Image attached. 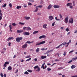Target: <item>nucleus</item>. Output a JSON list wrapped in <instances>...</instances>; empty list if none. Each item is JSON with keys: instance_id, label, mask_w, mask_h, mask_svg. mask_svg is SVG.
Masks as SVG:
<instances>
[{"instance_id": "obj_1", "label": "nucleus", "mask_w": 77, "mask_h": 77, "mask_svg": "<svg viewBox=\"0 0 77 77\" xmlns=\"http://www.w3.org/2000/svg\"><path fill=\"white\" fill-rule=\"evenodd\" d=\"M34 69H37L36 70V71L37 72H39V71L41 70V69H40V67H39V66H38L37 65L36 66H35L34 67Z\"/></svg>"}, {"instance_id": "obj_2", "label": "nucleus", "mask_w": 77, "mask_h": 77, "mask_svg": "<svg viewBox=\"0 0 77 77\" xmlns=\"http://www.w3.org/2000/svg\"><path fill=\"white\" fill-rule=\"evenodd\" d=\"M23 39V37H17L16 38V41L17 42H20L21 40Z\"/></svg>"}, {"instance_id": "obj_3", "label": "nucleus", "mask_w": 77, "mask_h": 77, "mask_svg": "<svg viewBox=\"0 0 77 77\" xmlns=\"http://www.w3.org/2000/svg\"><path fill=\"white\" fill-rule=\"evenodd\" d=\"M45 41H44L40 43H37L35 45L36 46H37V45H41V44H45Z\"/></svg>"}, {"instance_id": "obj_4", "label": "nucleus", "mask_w": 77, "mask_h": 77, "mask_svg": "<svg viewBox=\"0 0 77 77\" xmlns=\"http://www.w3.org/2000/svg\"><path fill=\"white\" fill-rule=\"evenodd\" d=\"M23 34L24 36H28L30 35V33L29 32H25L23 33Z\"/></svg>"}, {"instance_id": "obj_5", "label": "nucleus", "mask_w": 77, "mask_h": 77, "mask_svg": "<svg viewBox=\"0 0 77 77\" xmlns=\"http://www.w3.org/2000/svg\"><path fill=\"white\" fill-rule=\"evenodd\" d=\"M68 19H69V17H66L65 19L64 23L66 24V23H68Z\"/></svg>"}, {"instance_id": "obj_6", "label": "nucleus", "mask_w": 77, "mask_h": 77, "mask_svg": "<svg viewBox=\"0 0 77 77\" xmlns=\"http://www.w3.org/2000/svg\"><path fill=\"white\" fill-rule=\"evenodd\" d=\"M69 23L72 24V23H74V20H73V19H72V18L70 19L69 20Z\"/></svg>"}, {"instance_id": "obj_7", "label": "nucleus", "mask_w": 77, "mask_h": 77, "mask_svg": "<svg viewBox=\"0 0 77 77\" xmlns=\"http://www.w3.org/2000/svg\"><path fill=\"white\" fill-rule=\"evenodd\" d=\"M49 21H52V20L54 19V17L52 16H49Z\"/></svg>"}, {"instance_id": "obj_8", "label": "nucleus", "mask_w": 77, "mask_h": 77, "mask_svg": "<svg viewBox=\"0 0 77 77\" xmlns=\"http://www.w3.org/2000/svg\"><path fill=\"white\" fill-rule=\"evenodd\" d=\"M27 47V44L26 43L22 46V48H26V47Z\"/></svg>"}, {"instance_id": "obj_9", "label": "nucleus", "mask_w": 77, "mask_h": 77, "mask_svg": "<svg viewBox=\"0 0 77 77\" xmlns=\"http://www.w3.org/2000/svg\"><path fill=\"white\" fill-rule=\"evenodd\" d=\"M46 38V36L45 35H42L40 36L39 38V39H42V38H43L45 39Z\"/></svg>"}, {"instance_id": "obj_10", "label": "nucleus", "mask_w": 77, "mask_h": 77, "mask_svg": "<svg viewBox=\"0 0 77 77\" xmlns=\"http://www.w3.org/2000/svg\"><path fill=\"white\" fill-rule=\"evenodd\" d=\"M11 39H14L13 37H9L7 40V41H9L10 40H11Z\"/></svg>"}, {"instance_id": "obj_11", "label": "nucleus", "mask_w": 77, "mask_h": 77, "mask_svg": "<svg viewBox=\"0 0 77 77\" xmlns=\"http://www.w3.org/2000/svg\"><path fill=\"white\" fill-rule=\"evenodd\" d=\"M52 8V5H51L50 4L48 7V9L49 10L50 9Z\"/></svg>"}, {"instance_id": "obj_12", "label": "nucleus", "mask_w": 77, "mask_h": 77, "mask_svg": "<svg viewBox=\"0 0 77 77\" xmlns=\"http://www.w3.org/2000/svg\"><path fill=\"white\" fill-rule=\"evenodd\" d=\"M17 32L18 33H22V32H23V30H17Z\"/></svg>"}, {"instance_id": "obj_13", "label": "nucleus", "mask_w": 77, "mask_h": 77, "mask_svg": "<svg viewBox=\"0 0 77 77\" xmlns=\"http://www.w3.org/2000/svg\"><path fill=\"white\" fill-rule=\"evenodd\" d=\"M24 18H25V19H26V20H29V19L30 18V17H27V16L25 17Z\"/></svg>"}, {"instance_id": "obj_14", "label": "nucleus", "mask_w": 77, "mask_h": 77, "mask_svg": "<svg viewBox=\"0 0 77 77\" xmlns=\"http://www.w3.org/2000/svg\"><path fill=\"white\" fill-rule=\"evenodd\" d=\"M47 57V56H42L41 57V58L42 59H45Z\"/></svg>"}, {"instance_id": "obj_15", "label": "nucleus", "mask_w": 77, "mask_h": 77, "mask_svg": "<svg viewBox=\"0 0 77 77\" xmlns=\"http://www.w3.org/2000/svg\"><path fill=\"white\" fill-rule=\"evenodd\" d=\"M76 67V66L75 65H72L71 66V69H74Z\"/></svg>"}, {"instance_id": "obj_16", "label": "nucleus", "mask_w": 77, "mask_h": 77, "mask_svg": "<svg viewBox=\"0 0 77 77\" xmlns=\"http://www.w3.org/2000/svg\"><path fill=\"white\" fill-rule=\"evenodd\" d=\"M54 8H59V6L57 5H54Z\"/></svg>"}, {"instance_id": "obj_17", "label": "nucleus", "mask_w": 77, "mask_h": 77, "mask_svg": "<svg viewBox=\"0 0 77 77\" xmlns=\"http://www.w3.org/2000/svg\"><path fill=\"white\" fill-rule=\"evenodd\" d=\"M45 64V63H44L42 66L41 68H43L44 69H45V68H44V65Z\"/></svg>"}, {"instance_id": "obj_18", "label": "nucleus", "mask_w": 77, "mask_h": 77, "mask_svg": "<svg viewBox=\"0 0 77 77\" xmlns=\"http://www.w3.org/2000/svg\"><path fill=\"white\" fill-rule=\"evenodd\" d=\"M8 70H10V71L12 70V67H11V66H9L8 68Z\"/></svg>"}, {"instance_id": "obj_19", "label": "nucleus", "mask_w": 77, "mask_h": 77, "mask_svg": "<svg viewBox=\"0 0 77 77\" xmlns=\"http://www.w3.org/2000/svg\"><path fill=\"white\" fill-rule=\"evenodd\" d=\"M71 5H72V3H68L66 4V6H70Z\"/></svg>"}, {"instance_id": "obj_20", "label": "nucleus", "mask_w": 77, "mask_h": 77, "mask_svg": "<svg viewBox=\"0 0 77 77\" xmlns=\"http://www.w3.org/2000/svg\"><path fill=\"white\" fill-rule=\"evenodd\" d=\"M26 30L29 31V30H31V28L29 27H26Z\"/></svg>"}, {"instance_id": "obj_21", "label": "nucleus", "mask_w": 77, "mask_h": 77, "mask_svg": "<svg viewBox=\"0 0 77 77\" xmlns=\"http://www.w3.org/2000/svg\"><path fill=\"white\" fill-rule=\"evenodd\" d=\"M43 26L44 29H46L47 28V24H44Z\"/></svg>"}, {"instance_id": "obj_22", "label": "nucleus", "mask_w": 77, "mask_h": 77, "mask_svg": "<svg viewBox=\"0 0 77 77\" xmlns=\"http://www.w3.org/2000/svg\"><path fill=\"white\" fill-rule=\"evenodd\" d=\"M33 41H32L31 42H30V41H27L26 43H27V44H32V43H33Z\"/></svg>"}, {"instance_id": "obj_23", "label": "nucleus", "mask_w": 77, "mask_h": 77, "mask_svg": "<svg viewBox=\"0 0 77 77\" xmlns=\"http://www.w3.org/2000/svg\"><path fill=\"white\" fill-rule=\"evenodd\" d=\"M35 8H42V5H38L37 6H36Z\"/></svg>"}, {"instance_id": "obj_24", "label": "nucleus", "mask_w": 77, "mask_h": 77, "mask_svg": "<svg viewBox=\"0 0 77 77\" xmlns=\"http://www.w3.org/2000/svg\"><path fill=\"white\" fill-rule=\"evenodd\" d=\"M38 33V31H35L33 32V35H35V34H36V33Z\"/></svg>"}, {"instance_id": "obj_25", "label": "nucleus", "mask_w": 77, "mask_h": 77, "mask_svg": "<svg viewBox=\"0 0 77 77\" xmlns=\"http://www.w3.org/2000/svg\"><path fill=\"white\" fill-rule=\"evenodd\" d=\"M53 50L48 51L46 53H47V54H48V53H50V52H51V51L52 52H53Z\"/></svg>"}, {"instance_id": "obj_26", "label": "nucleus", "mask_w": 77, "mask_h": 77, "mask_svg": "<svg viewBox=\"0 0 77 77\" xmlns=\"http://www.w3.org/2000/svg\"><path fill=\"white\" fill-rule=\"evenodd\" d=\"M25 23H21V22H20L19 23V24H20V25H21L22 26H23L24 24Z\"/></svg>"}, {"instance_id": "obj_27", "label": "nucleus", "mask_w": 77, "mask_h": 77, "mask_svg": "<svg viewBox=\"0 0 77 77\" xmlns=\"http://www.w3.org/2000/svg\"><path fill=\"white\" fill-rule=\"evenodd\" d=\"M21 8V6H17V9H20Z\"/></svg>"}, {"instance_id": "obj_28", "label": "nucleus", "mask_w": 77, "mask_h": 77, "mask_svg": "<svg viewBox=\"0 0 77 77\" xmlns=\"http://www.w3.org/2000/svg\"><path fill=\"white\" fill-rule=\"evenodd\" d=\"M39 48H37L36 49V52H37V53H39Z\"/></svg>"}, {"instance_id": "obj_29", "label": "nucleus", "mask_w": 77, "mask_h": 77, "mask_svg": "<svg viewBox=\"0 0 77 77\" xmlns=\"http://www.w3.org/2000/svg\"><path fill=\"white\" fill-rule=\"evenodd\" d=\"M66 44H67V43L66 42H64V43H63L62 44H60L61 45H66Z\"/></svg>"}, {"instance_id": "obj_30", "label": "nucleus", "mask_w": 77, "mask_h": 77, "mask_svg": "<svg viewBox=\"0 0 77 77\" xmlns=\"http://www.w3.org/2000/svg\"><path fill=\"white\" fill-rule=\"evenodd\" d=\"M27 71L29 72H33V71L31 70L30 69H28L27 70Z\"/></svg>"}, {"instance_id": "obj_31", "label": "nucleus", "mask_w": 77, "mask_h": 77, "mask_svg": "<svg viewBox=\"0 0 77 77\" xmlns=\"http://www.w3.org/2000/svg\"><path fill=\"white\" fill-rule=\"evenodd\" d=\"M62 45H59L56 48V49H57V48H59V47H60V46H62Z\"/></svg>"}, {"instance_id": "obj_32", "label": "nucleus", "mask_w": 77, "mask_h": 77, "mask_svg": "<svg viewBox=\"0 0 77 77\" xmlns=\"http://www.w3.org/2000/svg\"><path fill=\"white\" fill-rule=\"evenodd\" d=\"M47 50V48H42L41 49V50H42V51H44V50Z\"/></svg>"}, {"instance_id": "obj_33", "label": "nucleus", "mask_w": 77, "mask_h": 77, "mask_svg": "<svg viewBox=\"0 0 77 77\" xmlns=\"http://www.w3.org/2000/svg\"><path fill=\"white\" fill-rule=\"evenodd\" d=\"M31 59V58H29L28 59H27L26 60V62H27L28 61H29V60H30Z\"/></svg>"}, {"instance_id": "obj_34", "label": "nucleus", "mask_w": 77, "mask_h": 77, "mask_svg": "<svg viewBox=\"0 0 77 77\" xmlns=\"http://www.w3.org/2000/svg\"><path fill=\"white\" fill-rule=\"evenodd\" d=\"M27 27H23V30H27Z\"/></svg>"}, {"instance_id": "obj_35", "label": "nucleus", "mask_w": 77, "mask_h": 77, "mask_svg": "<svg viewBox=\"0 0 77 77\" xmlns=\"http://www.w3.org/2000/svg\"><path fill=\"white\" fill-rule=\"evenodd\" d=\"M12 25H13V26H16V25H17V24H16L15 23H12Z\"/></svg>"}, {"instance_id": "obj_36", "label": "nucleus", "mask_w": 77, "mask_h": 77, "mask_svg": "<svg viewBox=\"0 0 77 77\" xmlns=\"http://www.w3.org/2000/svg\"><path fill=\"white\" fill-rule=\"evenodd\" d=\"M24 74H27V75H28V74H29V72H27V71H26V72H25L24 73Z\"/></svg>"}, {"instance_id": "obj_37", "label": "nucleus", "mask_w": 77, "mask_h": 77, "mask_svg": "<svg viewBox=\"0 0 77 77\" xmlns=\"http://www.w3.org/2000/svg\"><path fill=\"white\" fill-rule=\"evenodd\" d=\"M12 25L11 24L9 25V27L10 28V29H12Z\"/></svg>"}, {"instance_id": "obj_38", "label": "nucleus", "mask_w": 77, "mask_h": 77, "mask_svg": "<svg viewBox=\"0 0 77 77\" xmlns=\"http://www.w3.org/2000/svg\"><path fill=\"white\" fill-rule=\"evenodd\" d=\"M47 70L48 71H51V69L50 68H48L47 69Z\"/></svg>"}, {"instance_id": "obj_39", "label": "nucleus", "mask_w": 77, "mask_h": 77, "mask_svg": "<svg viewBox=\"0 0 77 77\" xmlns=\"http://www.w3.org/2000/svg\"><path fill=\"white\" fill-rule=\"evenodd\" d=\"M77 59V57H76L75 58H72V60H76Z\"/></svg>"}, {"instance_id": "obj_40", "label": "nucleus", "mask_w": 77, "mask_h": 77, "mask_svg": "<svg viewBox=\"0 0 77 77\" xmlns=\"http://www.w3.org/2000/svg\"><path fill=\"white\" fill-rule=\"evenodd\" d=\"M6 7V4H5L4 5H2L3 8H5Z\"/></svg>"}, {"instance_id": "obj_41", "label": "nucleus", "mask_w": 77, "mask_h": 77, "mask_svg": "<svg viewBox=\"0 0 77 77\" xmlns=\"http://www.w3.org/2000/svg\"><path fill=\"white\" fill-rule=\"evenodd\" d=\"M59 16H60V18L61 19V18H62V15H61V14H59Z\"/></svg>"}, {"instance_id": "obj_42", "label": "nucleus", "mask_w": 77, "mask_h": 77, "mask_svg": "<svg viewBox=\"0 0 77 77\" xmlns=\"http://www.w3.org/2000/svg\"><path fill=\"white\" fill-rule=\"evenodd\" d=\"M31 57V56H30V55H29V56H27L25 57V58L26 59H27V58H29V57Z\"/></svg>"}, {"instance_id": "obj_43", "label": "nucleus", "mask_w": 77, "mask_h": 77, "mask_svg": "<svg viewBox=\"0 0 77 77\" xmlns=\"http://www.w3.org/2000/svg\"><path fill=\"white\" fill-rule=\"evenodd\" d=\"M28 5L29 6H32V4L30 2H29L28 3Z\"/></svg>"}, {"instance_id": "obj_44", "label": "nucleus", "mask_w": 77, "mask_h": 77, "mask_svg": "<svg viewBox=\"0 0 77 77\" xmlns=\"http://www.w3.org/2000/svg\"><path fill=\"white\" fill-rule=\"evenodd\" d=\"M72 60H71L70 61L68 62H67V63H71V62H72Z\"/></svg>"}, {"instance_id": "obj_45", "label": "nucleus", "mask_w": 77, "mask_h": 77, "mask_svg": "<svg viewBox=\"0 0 77 77\" xmlns=\"http://www.w3.org/2000/svg\"><path fill=\"white\" fill-rule=\"evenodd\" d=\"M38 11V8H36L35 11H34V12H36Z\"/></svg>"}, {"instance_id": "obj_46", "label": "nucleus", "mask_w": 77, "mask_h": 77, "mask_svg": "<svg viewBox=\"0 0 77 77\" xmlns=\"http://www.w3.org/2000/svg\"><path fill=\"white\" fill-rule=\"evenodd\" d=\"M0 75L1 77H3L4 76V75H3V73H2V72L1 73Z\"/></svg>"}, {"instance_id": "obj_47", "label": "nucleus", "mask_w": 77, "mask_h": 77, "mask_svg": "<svg viewBox=\"0 0 77 77\" xmlns=\"http://www.w3.org/2000/svg\"><path fill=\"white\" fill-rule=\"evenodd\" d=\"M5 64L6 65H8L9 63L8 61H7L5 63Z\"/></svg>"}, {"instance_id": "obj_48", "label": "nucleus", "mask_w": 77, "mask_h": 77, "mask_svg": "<svg viewBox=\"0 0 77 77\" xmlns=\"http://www.w3.org/2000/svg\"><path fill=\"white\" fill-rule=\"evenodd\" d=\"M55 20L56 21H59V19H57V17H55Z\"/></svg>"}, {"instance_id": "obj_49", "label": "nucleus", "mask_w": 77, "mask_h": 77, "mask_svg": "<svg viewBox=\"0 0 77 77\" xmlns=\"http://www.w3.org/2000/svg\"><path fill=\"white\" fill-rule=\"evenodd\" d=\"M73 6H75V2L73 1Z\"/></svg>"}, {"instance_id": "obj_50", "label": "nucleus", "mask_w": 77, "mask_h": 77, "mask_svg": "<svg viewBox=\"0 0 77 77\" xmlns=\"http://www.w3.org/2000/svg\"><path fill=\"white\" fill-rule=\"evenodd\" d=\"M73 7H72V5H71L70 6H69V8L70 9H72V8Z\"/></svg>"}, {"instance_id": "obj_51", "label": "nucleus", "mask_w": 77, "mask_h": 77, "mask_svg": "<svg viewBox=\"0 0 77 77\" xmlns=\"http://www.w3.org/2000/svg\"><path fill=\"white\" fill-rule=\"evenodd\" d=\"M9 6L10 8H12V5L11 3L9 4Z\"/></svg>"}, {"instance_id": "obj_52", "label": "nucleus", "mask_w": 77, "mask_h": 77, "mask_svg": "<svg viewBox=\"0 0 77 77\" xmlns=\"http://www.w3.org/2000/svg\"><path fill=\"white\" fill-rule=\"evenodd\" d=\"M2 15H1L0 16V21H1L2 20Z\"/></svg>"}, {"instance_id": "obj_53", "label": "nucleus", "mask_w": 77, "mask_h": 77, "mask_svg": "<svg viewBox=\"0 0 77 77\" xmlns=\"http://www.w3.org/2000/svg\"><path fill=\"white\" fill-rule=\"evenodd\" d=\"M69 42L67 43L66 45H66L65 47H68V45H69Z\"/></svg>"}, {"instance_id": "obj_54", "label": "nucleus", "mask_w": 77, "mask_h": 77, "mask_svg": "<svg viewBox=\"0 0 77 77\" xmlns=\"http://www.w3.org/2000/svg\"><path fill=\"white\" fill-rule=\"evenodd\" d=\"M55 24V22H54L52 24V26H54V24Z\"/></svg>"}, {"instance_id": "obj_55", "label": "nucleus", "mask_w": 77, "mask_h": 77, "mask_svg": "<svg viewBox=\"0 0 77 77\" xmlns=\"http://www.w3.org/2000/svg\"><path fill=\"white\" fill-rule=\"evenodd\" d=\"M2 15V10H0V15Z\"/></svg>"}, {"instance_id": "obj_56", "label": "nucleus", "mask_w": 77, "mask_h": 77, "mask_svg": "<svg viewBox=\"0 0 77 77\" xmlns=\"http://www.w3.org/2000/svg\"><path fill=\"white\" fill-rule=\"evenodd\" d=\"M29 2H34V1L33 0H29Z\"/></svg>"}, {"instance_id": "obj_57", "label": "nucleus", "mask_w": 77, "mask_h": 77, "mask_svg": "<svg viewBox=\"0 0 77 77\" xmlns=\"http://www.w3.org/2000/svg\"><path fill=\"white\" fill-rule=\"evenodd\" d=\"M23 7H24V8H26V7H27V5L26 4H24L23 5Z\"/></svg>"}, {"instance_id": "obj_58", "label": "nucleus", "mask_w": 77, "mask_h": 77, "mask_svg": "<svg viewBox=\"0 0 77 77\" xmlns=\"http://www.w3.org/2000/svg\"><path fill=\"white\" fill-rule=\"evenodd\" d=\"M66 32H68V31H69V29L66 28Z\"/></svg>"}, {"instance_id": "obj_59", "label": "nucleus", "mask_w": 77, "mask_h": 77, "mask_svg": "<svg viewBox=\"0 0 77 77\" xmlns=\"http://www.w3.org/2000/svg\"><path fill=\"white\" fill-rule=\"evenodd\" d=\"M55 62H57V61L58 62L59 61V60L56 59L55 60Z\"/></svg>"}, {"instance_id": "obj_60", "label": "nucleus", "mask_w": 77, "mask_h": 77, "mask_svg": "<svg viewBox=\"0 0 77 77\" xmlns=\"http://www.w3.org/2000/svg\"><path fill=\"white\" fill-rule=\"evenodd\" d=\"M66 54V52H64V53L63 54V55H64V56H65Z\"/></svg>"}, {"instance_id": "obj_61", "label": "nucleus", "mask_w": 77, "mask_h": 77, "mask_svg": "<svg viewBox=\"0 0 77 77\" xmlns=\"http://www.w3.org/2000/svg\"><path fill=\"white\" fill-rule=\"evenodd\" d=\"M18 72V69H17L16 72H15V73L16 74V73H17Z\"/></svg>"}, {"instance_id": "obj_62", "label": "nucleus", "mask_w": 77, "mask_h": 77, "mask_svg": "<svg viewBox=\"0 0 77 77\" xmlns=\"http://www.w3.org/2000/svg\"><path fill=\"white\" fill-rule=\"evenodd\" d=\"M11 43L9 42L8 43V46H9V47H10V46H11Z\"/></svg>"}, {"instance_id": "obj_63", "label": "nucleus", "mask_w": 77, "mask_h": 77, "mask_svg": "<svg viewBox=\"0 0 77 77\" xmlns=\"http://www.w3.org/2000/svg\"><path fill=\"white\" fill-rule=\"evenodd\" d=\"M4 66H5V67H6L7 66H6V64L5 63Z\"/></svg>"}, {"instance_id": "obj_64", "label": "nucleus", "mask_w": 77, "mask_h": 77, "mask_svg": "<svg viewBox=\"0 0 77 77\" xmlns=\"http://www.w3.org/2000/svg\"><path fill=\"white\" fill-rule=\"evenodd\" d=\"M71 77H77V75H75V76H72Z\"/></svg>"}]
</instances>
